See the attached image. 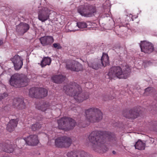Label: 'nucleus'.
I'll list each match as a JSON object with an SVG mask.
<instances>
[{
	"mask_svg": "<svg viewBox=\"0 0 157 157\" xmlns=\"http://www.w3.org/2000/svg\"><path fill=\"white\" fill-rule=\"evenodd\" d=\"M110 135V132L106 131H95L92 132L88 137L91 148L99 153L106 152L108 149L104 144L106 138H109Z\"/></svg>",
	"mask_w": 157,
	"mask_h": 157,
	"instance_id": "1",
	"label": "nucleus"
},
{
	"mask_svg": "<svg viewBox=\"0 0 157 157\" xmlns=\"http://www.w3.org/2000/svg\"><path fill=\"white\" fill-rule=\"evenodd\" d=\"M63 89L67 94L73 97L76 101L78 102H82L89 97L87 94L82 93V90L80 86L75 82L72 86H64Z\"/></svg>",
	"mask_w": 157,
	"mask_h": 157,
	"instance_id": "2",
	"label": "nucleus"
},
{
	"mask_svg": "<svg viewBox=\"0 0 157 157\" xmlns=\"http://www.w3.org/2000/svg\"><path fill=\"white\" fill-rule=\"evenodd\" d=\"M130 71L129 66L126 65L122 69L119 67H113L110 69L107 75L109 78L117 77L119 78H126L129 75Z\"/></svg>",
	"mask_w": 157,
	"mask_h": 157,
	"instance_id": "3",
	"label": "nucleus"
},
{
	"mask_svg": "<svg viewBox=\"0 0 157 157\" xmlns=\"http://www.w3.org/2000/svg\"><path fill=\"white\" fill-rule=\"evenodd\" d=\"M86 120L89 122L95 123L102 118V113L100 110L95 107L90 108L85 111Z\"/></svg>",
	"mask_w": 157,
	"mask_h": 157,
	"instance_id": "4",
	"label": "nucleus"
},
{
	"mask_svg": "<svg viewBox=\"0 0 157 157\" xmlns=\"http://www.w3.org/2000/svg\"><path fill=\"white\" fill-rule=\"evenodd\" d=\"M29 81V80L26 76L16 74L11 77L10 83L12 86L19 87L27 86Z\"/></svg>",
	"mask_w": 157,
	"mask_h": 157,
	"instance_id": "5",
	"label": "nucleus"
},
{
	"mask_svg": "<svg viewBox=\"0 0 157 157\" xmlns=\"http://www.w3.org/2000/svg\"><path fill=\"white\" fill-rule=\"evenodd\" d=\"M58 123L59 128L65 131L73 128L76 125V123L74 120L66 117H63L59 120Z\"/></svg>",
	"mask_w": 157,
	"mask_h": 157,
	"instance_id": "6",
	"label": "nucleus"
},
{
	"mask_svg": "<svg viewBox=\"0 0 157 157\" xmlns=\"http://www.w3.org/2000/svg\"><path fill=\"white\" fill-rule=\"evenodd\" d=\"M78 11L82 16L89 17L94 15L96 12V9L95 7L92 6H81L78 8Z\"/></svg>",
	"mask_w": 157,
	"mask_h": 157,
	"instance_id": "7",
	"label": "nucleus"
},
{
	"mask_svg": "<svg viewBox=\"0 0 157 157\" xmlns=\"http://www.w3.org/2000/svg\"><path fill=\"white\" fill-rule=\"evenodd\" d=\"M48 91L43 88H32L29 91V96L32 98H42L47 96Z\"/></svg>",
	"mask_w": 157,
	"mask_h": 157,
	"instance_id": "8",
	"label": "nucleus"
},
{
	"mask_svg": "<svg viewBox=\"0 0 157 157\" xmlns=\"http://www.w3.org/2000/svg\"><path fill=\"white\" fill-rule=\"evenodd\" d=\"M66 68L72 71H78L83 69L82 65L77 61L73 60L68 62L66 64Z\"/></svg>",
	"mask_w": 157,
	"mask_h": 157,
	"instance_id": "9",
	"label": "nucleus"
},
{
	"mask_svg": "<svg viewBox=\"0 0 157 157\" xmlns=\"http://www.w3.org/2000/svg\"><path fill=\"white\" fill-rule=\"evenodd\" d=\"M50 10L46 7H43L38 12V19L42 22H44L49 17Z\"/></svg>",
	"mask_w": 157,
	"mask_h": 157,
	"instance_id": "10",
	"label": "nucleus"
},
{
	"mask_svg": "<svg viewBox=\"0 0 157 157\" xmlns=\"http://www.w3.org/2000/svg\"><path fill=\"white\" fill-rule=\"evenodd\" d=\"M11 60L13 64L15 70H18L22 67L23 65V59L21 56L16 55L11 58Z\"/></svg>",
	"mask_w": 157,
	"mask_h": 157,
	"instance_id": "11",
	"label": "nucleus"
},
{
	"mask_svg": "<svg viewBox=\"0 0 157 157\" xmlns=\"http://www.w3.org/2000/svg\"><path fill=\"white\" fill-rule=\"evenodd\" d=\"M140 46L141 51L145 53H150L154 50L152 44L146 41L141 42Z\"/></svg>",
	"mask_w": 157,
	"mask_h": 157,
	"instance_id": "12",
	"label": "nucleus"
},
{
	"mask_svg": "<svg viewBox=\"0 0 157 157\" xmlns=\"http://www.w3.org/2000/svg\"><path fill=\"white\" fill-rule=\"evenodd\" d=\"M65 157H90L84 151H73L67 152Z\"/></svg>",
	"mask_w": 157,
	"mask_h": 157,
	"instance_id": "13",
	"label": "nucleus"
},
{
	"mask_svg": "<svg viewBox=\"0 0 157 157\" xmlns=\"http://www.w3.org/2000/svg\"><path fill=\"white\" fill-rule=\"evenodd\" d=\"M24 140L27 144L30 146L36 145L39 142L37 136L36 135H30L27 138H25Z\"/></svg>",
	"mask_w": 157,
	"mask_h": 157,
	"instance_id": "14",
	"label": "nucleus"
},
{
	"mask_svg": "<svg viewBox=\"0 0 157 157\" xmlns=\"http://www.w3.org/2000/svg\"><path fill=\"white\" fill-rule=\"evenodd\" d=\"M13 106L18 109L22 110L26 108V105L23 99L15 98L13 101Z\"/></svg>",
	"mask_w": 157,
	"mask_h": 157,
	"instance_id": "15",
	"label": "nucleus"
},
{
	"mask_svg": "<svg viewBox=\"0 0 157 157\" xmlns=\"http://www.w3.org/2000/svg\"><path fill=\"white\" fill-rule=\"evenodd\" d=\"M41 44L43 46L50 45L54 42L53 38L51 36L42 37L40 39Z\"/></svg>",
	"mask_w": 157,
	"mask_h": 157,
	"instance_id": "16",
	"label": "nucleus"
},
{
	"mask_svg": "<svg viewBox=\"0 0 157 157\" xmlns=\"http://www.w3.org/2000/svg\"><path fill=\"white\" fill-rule=\"evenodd\" d=\"M29 25L26 23H21L17 25L16 28V31L20 34H23L29 29Z\"/></svg>",
	"mask_w": 157,
	"mask_h": 157,
	"instance_id": "17",
	"label": "nucleus"
},
{
	"mask_svg": "<svg viewBox=\"0 0 157 157\" xmlns=\"http://www.w3.org/2000/svg\"><path fill=\"white\" fill-rule=\"evenodd\" d=\"M98 61L99 62H100V63L101 64V66H103L104 67L109 65V64L108 55L105 53H103L101 59Z\"/></svg>",
	"mask_w": 157,
	"mask_h": 157,
	"instance_id": "18",
	"label": "nucleus"
},
{
	"mask_svg": "<svg viewBox=\"0 0 157 157\" xmlns=\"http://www.w3.org/2000/svg\"><path fill=\"white\" fill-rule=\"evenodd\" d=\"M17 121L16 119H12L10 121L7 125V130L10 132L13 131L17 124Z\"/></svg>",
	"mask_w": 157,
	"mask_h": 157,
	"instance_id": "19",
	"label": "nucleus"
},
{
	"mask_svg": "<svg viewBox=\"0 0 157 157\" xmlns=\"http://www.w3.org/2000/svg\"><path fill=\"white\" fill-rule=\"evenodd\" d=\"M88 63V66L95 70H98L101 67V64L98 60H96L93 63Z\"/></svg>",
	"mask_w": 157,
	"mask_h": 157,
	"instance_id": "20",
	"label": "nucleus"
},
{
	"mask_svg": "<svg viewBox=\"0 0 157 157\" xmlns=\"http://www.w3.org/2000/svg\"><path fill=\"white\" fill-rule=\"evenodd\" d=\"M36 107L41 111L46 112L49 110V105L48 103H44L40 105H37Z\"/></svg>",
	"mask_w": 157,
	"mask_h": 157,
	"instance_id": "21",
	"label": "nucleus"
},
{
	"mask_svg": "<svg viewBox=\"0 0 157 157\" xmlns=\"http://www.w3.org/2000/svg\"><path fill=\"white\" fill-rule=\"evenodd\" d=\"M146 144L140 140H139L136 143L135 147L136 149L139 150H142L145 149Z\"/></svg>",
	"mask_w": 157,
	"mask_h": 157,
	"instance_id": "22",
	"label": "nucleus"
},
{
	"mask_svg": "<svg viewBox=\"0 0 157 157\" xmlns=\"http://www.w3.org/2000/svg\"><path fill=\"white\" fill-rule=\"evenodd\" d=\"M53 81L56 83H60L64 79V77L62 75H55L52 77Z\"/></svg>",
	"mask_w": 157,
	"mask_h": 157,
	"instance_id": "23",
	"label": "nucleus"
},
{
	"mask_svg": "<svg viewBox=\"0 0 157 157\" xmlns=\"http://www.w3.org/2000/svg\"><path fill=\"white\" fill-rule=\"evenodd\" d=\"M128 113V115L126 116V117L128 118H135L139 115L138 112L135 111L134 109L130 110Z\"/></svg>",
	"mask_w": 157,
	"mask_h": 157,
	"instance_id": "24",
	"label": "nucleus"
},
{
	"mask_svg": "<svg viewBox=\"0 0 157 157\" xmlns=\"http://www.w3.org/2000/svg\"><path fill=\"white\" fill-rule=\"evenodd\" d=\"M51 59L48 57H44L41 62V65L42 67H44L46 65H49L51 62Z\"/></svg>",
	"mask_w": 157,
	"mask_h": 157,
	"instance_id": "25",
	"label": "nucleus"
},
{
	"mask_svg": "<svg viewBox=\"0 0 157 157\" xmlns=\"http://www.w3.org/2000/svg\"><path fill=\"white\" fill-rule=\"evenodd\" d=\"M64 137H60L56 139V145L58 147H62L63 146Z\"/></svg>",
	"mask_w": 157,
	"mask_h": 157,
	"instance_id": "26",
	"label": "nucleus"
},
{
	"mask_svg": "<svg viewBox=\"0 0 157 157\" xmlns=\"http://www.w3.org/2000/svg\"><path fill=\"white\" fill-rule=\"evenodd\" d=\"M71 140L70 138L64 137L63 147H68L71 145Z\"/></svg>",
	"mask_w": 157,
	"mask_h": 157,
	"instance_id": "27",
	"label": "nucleus"
},
{
	"mask_svg": "<svg viewBox=\"0 0 157 157\" xmlns=\"http://www.w3.org/2000/svg\"><path fill=\"white\" fill-rule=\"evenodd\" d=\"M77 26L80 29H84L87 27L88 25L84 21H78L77 22Z\"/></svg>",
	"mask_w": 157,
	"mask_h": 157,
	"instance_id": "28",
	"label": "nucleus"
},
{
	"mask_svg": "<svg viewBox=\"0 0 157 157\" xmlns=\"http://www.w3.org/2000/svg\"><path fill=\"white\" fill-rule=\"evenodd\" d=\"M41 127V125L38 123L34 124L32 126V129L33 131L38 130Z\"/></svg>",
	"mask_w": 157,
	"mask_h": 157,
	"instance_id": "29",
	"label": "nucleus"
},
{
	"mask_svg": "<svg viewBox=\"0 0 157 157\" xmlns=\"http://www.w3.org/2000/svg\"><path fill=\"white\" fill-rule=\"evenodd\" d=\"M5 151L8 153H11L13 151V149L11 145H8L6 149L4 150Z\"/></svg>",
	"mask_w": 157,
	"mask_h": 157,
	"instance_id": "30",
	"label": "nucleus"
},
{
	"mask_svg": "<svg viewBox=\"0 0 157 157\" xmlns=\"http://www.w3.org/2000/svg\"><path fill=\"white\" fill-rule=\"evenodd\" d=\"M53 46L55 48H57L58 49H60L62 48L61 46L59 43H54L53 44Z\"/></svg>",
	"mask_w": 157,
	"mask_h": 157,
	"instance_id": "31",
	"label": "nucleus"
},
{
	"mask_svg": "<svg viewBox=\"0 0 157 157\" xmlns=\"http://www.w3.org/2000/svg\"><path fill=\"white\" fill-rule=\"evenodd\" d=\"M8 94L7 93H4L2 94L0 96V99H2L8 96Z\"/></svg>",
	"mask_w": 157,
	"mask_h": 157,
	"instance_id": "32",
	"label": "nucleus"
},
{
	"mask_svg": "<svg viewBox=\"0 0 157 157\" xmlns=\"http://www.w3.org/2000/svg\"><path fill=\"white\" fill-rule=\"evenodd\" d=\"M152 88L151 87H149L145 89V92L147 93V92H150L152 90Z\"/></svg>",
	"mask_w": 157,
	"mask_h": 157,
	"instance_id": "33",
	"label": "nucleus"
},
{
	"mask_svg": "<svg viewBox=\"0 0 157 157\" xmlns=\"http://www.w3.org/2000/svg\"><path fill=\"white\" fill-rule=\"evenodd\" d=\"M3 44V42L2 40L0 39V45H1Z\"/></svg>",
	"mask_w": 157,
	"mask_h": 157,
	"instance_id": "34",
	"label": "nucleus"
},
{
	"mask_svg": "<svg viewBox=\"0 0 157 157\" xmlns=\"http://www.w3.org/2000/svg\"><path fill=\"white\" fill-rule=\"evenodd\" d=\"M112 153H113V154H115L116 153L115 151H113Z\"/></svg>",
	"mask_w": 157,
	"mask_h": 157,
	"instance_id": "35",
	"label": "nucleus"
},
{
	"mask_svg": "<svg viewBox=\"0 0 157 157\" xmlns=\"http://www.w3.org/2000/svg\"><path fill=\"white\" fill-rule=\"evenodd\" d=\"M88 23V24H90V22H88V23Z\"/></svg>",
	"mask_w": 157,
	"mask_h": 157,
	"instance_id": "36",
	"label": "nucleus"
},
{
	"mask_svg": "<svg viewBox=\"0 0 157 157\" xmlns=\"http://www.w3.org/2000/svg\"><path fill=\"white\" fill-rule=\"evenodd\" d=\"M144 67H145L146 66L145 65H144Z\"/></svg>",
	"mask_w": 157,
	"mask_h": 157,
	"instance_id": "37",
	"label": "nucleus"
},
{
	"mask_svg": "<svg viewBox=\"0 0 157 157\" xmlns=\"http://www.w3.org/2000/svg\"><path fill=\"white\" fill-rule=\"evenodd\" d=\"M86 126H83V127H85Z\"/></svg>",
	"mask_w": 157,
	"mask_h": 157,
	"instance_id": "38",
	"label": "nucleus"
}]
</instances>
